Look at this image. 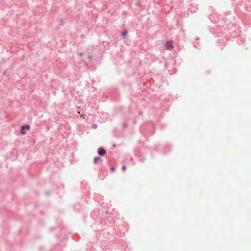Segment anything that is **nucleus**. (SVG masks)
Returning a JSON list of instances; mask_svg holds the SVG:
<instances>
[{"instance_id": "obj_1", "label": "nucleus", "mask_w": 251, "mask_h": 251, "mask_svg": "<svg viewBox=\"0 0 251 251\" xmlns=\"http://www.w3.org/2000/svg\"><path fill=\"white\" fill-rule=\"evenodd\" d=\"M30 126L29 125H25L22 126L21 127L20 133L22 135H24L26 133L25 130H29L30 129Z\"/></svg>"}, {"instance_id": "obj_2", "label": "nucleus", "mask_w": 251, "mask_h": 251, "mask_svg": "<svg viewBox=\"0 0 251 251\" xmlns=\"http://www.w3.org/2000/svg\"><path fill=\"white\" fill-rule=\"evenodd\" d=\"M98 153L100 155H104L106 153V150L103 148L99 149H98Z\"/></svg>"}, {"instance_id": "obj_3", "label": "nucleus", "mask_w": 251, "mask_h": 251, "mask_svg": "<svg viewBox=\"0 0 251 251\" xmlns=\"http://www.w3.org/2000/svg\"><path fill=\"white\" fill-rule=\"evenodd\" d=\"M166 47L168 49H170L173 48L172 41H168L166 43Z\"/></svg>"}, {"instance_id": "obj_4", "label": "nucleus", "mask_w": 251, "mask_h": 251, "mask_svg": "<svg viewBox=\"0 0 251 251\" xmlns=\"http://www.w3.org/2000/svg\"><path fill=\"white\" fill-rule=\"evenodd\" d=\"M127 34V32L126 31H125L122 32V36L124 37H126Z\"/></svg>"}, {"instance_id": "obj_5", "label": "nucleus", "mask_w": 251, "mask_h": 251, "mask_svg": "<svg viewBox=\"0 0 251 251\" xmlns=\"http://www.w3.org/2000/svg\"><path fill=\"white\" fill-rule=\"evenodd\" d=\"M100 159L99 157H95L94 159V163L96 164L97 162V161Z\"/></svg>"}, {"instance_id": "obj_6", "label": "nucleus", "mask_w": 251, "mask_h": 251, "mask_svg": "<svg viewBox=\"0 0 251 251\" xmlns=\"http://www.w3.org/2000/svg\"><path fill=\"white\" fill-rule=\"evenodd\" d=\"M126 167L125 166H123L122 167V170L123 171H125V170H126Z\"/></svg>"}, {"instance_id": "obj_7", "label": "nucleus", "mask_w": 251, "mask_h": 251, "mask_svg": "<svg viewBox=\"0 0 251 251\" xmlns=\"http://www.w3.org/2000/svg\"><path fill=\"white\" fill-rule=\"evenodd\" d=\"M110 170L112 171H114L115 170V168L114 167H111Z\"/></svg>"}, {"instance_id": "obj_8", "label": "nucleus", "mask_w": 251, "mask_h": 251, "mask_svg": "<svg viewBox=\"0 0 251 251\" xmlns=\"http://www.w3.org/2000/svg\"><path fill=\"white\" fill-rule=\"evenodd\" d=\"M81 117H84V115H81Z\"/></svg>"}]
</instances>
